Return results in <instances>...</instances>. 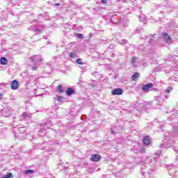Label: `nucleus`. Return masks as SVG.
Wrapping results in <instances>:
<instances>
[{
	"label": "nucleus",
	"instance_id": "f257e3e1",
	"mask_svg": "<svg viewBox=\"0 0 178 178\" xmlns=\"http://www.w3.org/2000/svg\"><path fill=\"white\" fill-rule=\"evenodd\" d=\"M161 38H164L167 42L172 43V38L165 32L161 33Z\"/></svg>",
	"mask_w": 178,
	"mask_h": 178
},
{
	"label": "nucleus",
	"instance_id": "f03ea898",
	"mask_svg": "<svg viewBox=\"0 0 178 178\" xmlns=\"http://www.w3.org/2000/svg\"><path fill=\"white\" fill-rule=\"evenodd\" d=\"M111 94L112 95H122L123 94V89L120 88L113 89L111 91Z\"/></svg>",
	"mask_w": 178,
	"mask_h": 178
},
{
	"label": "nucleus",
	"instance_id": "7ed1b4c3",
	"mask_svg": "<svg viewBox=\"0 0 178 178\" xmlns=\"http://www.w3.org/2000/svg\"><path fill=\"white\" fill-rule=\"evenodd\" d=\"M152 87H154V84L152 83H149L143 86L142 90L148 92H149V88H152Z\"/></svg>",
	"mask_w": 178,
	"mask_h": 178
},
{
	"label": "nucleus",
	"instance_id": "20e7f679",
	"mask_svg": "<svg viewBox=\"0 0 178 178\" xmlns=\"http://www.w3.org/2000/svg\"><path fill=\"white\" fill-rule=\"evenodd\" d=\"M101 155L97 154H92L90 156V161L91 162H99L101 161Z\"/></svg>",
	"mask_w": 178,
	"mask_h": 178
},
{
	"label": "nucleus",
	"instance_id": "39448f33",
	"mask_svg": "<svg viewBox=\"0 0 178 178\" xmlns=\"http://www.w3.org/2000/svg\"><path fill=\"white\" fill-rule=\"evenodd\" d=\"M144 145H149L151 144V139L149 136H145L143 138Z\"/></svg>",
	"mask_w": 178,
	"mask_h": 178
},
{
	"label": "nucleus",
	"instance_id": "423d86ee",
	"mask_svg": "<svg viewBox=\"0 0 178 178\" xmlns=\"http://www.w3.org/2000/svg\"><path fill=\"white\" fill-rule=\"evenodd\" d=\"M11 88L13 90H17L19 88V81L14 80L11 82Z\"/></svg>",
	"mask_w": 178,
	"mask_h": 178
},
{
	"label": "nucleus",
	"instance_id": "0eeeda50",
	"mask_svg": "<svg viewBox=\"0 0 178 178\" xmlns=\"http://www.w3.org/2000/svg\"><path fill=\"white\" fill-rule=\"evenodd\" d=\"M66 94L69 97H70V95H73V94H74V89H73L72 88H68L67 89Z\"/></svg>",
	"mask_w": 178,
	"mask_h": 178
},
{
	"label": "nucleus",
	"instance_id": "6e6552de",
	"mask_svg": "<svg viewBox=\"0 0 178 178\" xmlns=\"http://www.w3.org/2000/svg\"><path fill=\"white\" fill-rule=\"evenodd\" d=\"M138 76H140V74L138 72H134L131 78L132 81H137V79H138Z\"/></svg>",
	"mask_w": 178,
	"mask_h": 178
},
{
	"label": "nucleus",
	"instance_id": "1a4fd4ad",
	"mask_svg": "<svg viewBox=\"0 0 178 178\" xmlns=\"http://www.w3.org/2000/svg\"><path fill=\"white\" fill-rule=\"evenodd\" d=\"M0 63L1 65H8V59H6L5 57H1L0 58Z\"/></svg>",
	"mask_w": 178,
	"mask_h": 178
},
{
	"label": "nucleus",
	"instance_id": "9d476101",
	"mask_svg": "<svg viewBox=\"0 0 178 178\" xmlns=\"http://www.w3.org/2000/svg\"><path fill=\"white\" fill-rule=\"evenodd\" d=\"M57 90L60 92V94L63 93V88L62 87V86H58Z\"/></svg>",
	"mask_w": 178,
	"mask_h": 178
},
{
	"label": "nucleus",
	"instance_id": "9b49d317",
	"mask_svg": "<svg viewBox=\"0 0 178 178\" xmlns=\"http://www.w3.org/2000/svg\"><path fill=\"white\" fill-rule=\"evenodd\" d=\"M34 173V170H27L24 172V175L33 174Z\"/></svg>",
	"mask_w": 178,
	"mask_h": 178
},
{
	"label": "nucleus",
	"instance_id": "f8f14e48",
	"mask_svg": "<svg viewBox=\"0 0 178 178\" xmlns=\"http://www.w3.org/2000/svg\"><path fill=\"white\" fill-rule=\"evenodd\" d=\"M13 176V175L11 172H10V173L6 175H5L4 177H3L2 178H10V177H12Z\"/></svg>",
	"mask_w": 178,
	"mask_h": 178
},
{
	"label": "nucleus",
	"instance_id": "ddd939ff",
	"mask_svg": "<svg viewBox=\"0 0 178 178\" xmlns=\"http://www.w3.org/2000/svg\"><path fill=\"white\" fill-rule=\"evenodd\" d=\"M76 63H78V65H83V60L81 58L76 59Z\"/></svg>",
	"mask_w": 178,
	"mask_h": 178
},
{
	"label": "nucleus",
	"instance_id": "4468645a",
	"mask_svg": "<svg viewBox=\"0 0 178 178\" xmlns=\"http://www.w3.org/2000/svg\"><path fill=\"white\" fill-rule=\"evenodd\" d=\"M136 57H132L131 60V65H136Z\"/></svg>",
	"mask_w": 178,
	"mask_h": 178
},
{
	"label": "nucleus",
	"instance_id": "2eb2a0df",
	"mask_svg": "<svg viewBox=\"0 0 178 178\" xmlns=\"http://www.w3.org/2000/svg\"><path fill=\"white\" fill-rule=\"evenodd\" d=\"M172 90V87H168L166 90H165V92H167L168 94H170V90Z\"/></svg>",
	"mask_w": 178,
	"mask_h": 178
},
{
	"label": "nucleus",
	"instance_id": "dca6fc26",
	"mask_svg": "<svg viewBox=\"0 0 178 178\" xmlns=\"http://www.w3.org/2000/svg\"><path fill=\"white\" fill-rule=\"evenodd\" d=\"M2 98H3V93H0V101H2Z\"/></svg>",
	"mask_w": 178,
	"mask_h": 178
},
{
	"label": "nucleus",
	"instance_id": "f3484780",
	"mask_svg": "<svg viewBox=\"0 0 178 178\" xmlns=\"http://www.w3.org/2000/svg\"><path fill=\"white\" fill-rule=\"evenodd\" d=\"M77 37L78 38H81V37H83V35L81 33H78Z\"/></svg>",
	"mask_w": 178,
	"mask_h": 178
},
{
	"label": "nucleus",
	"instance_id": "a211bd4d",
	"mask_svg": "<svg viewBox=\"0 0 178 178\" xmlns=\"http://www.w3.org/2000/svg\"><path fill=\"white\" fill-rule=\"evenodd\" d=\"M32 70H33L34 72H37V67H32Z\"/></svg>",
	"mask_w": 178,
	"mask_h": 178
},
{
	"label": "nucleus",
	"instance_id": "6ab92c4d",
	"mask_svg": "<svg viewBox=\"0 0 178 178\" xmlns=\"http://www.w3.org/2000/svg\"><path fill=\"white\" fill-rule=\"evenodd\" d=\"M70 58H74V54L73 53L70 54Z\"/></svg>",
	"mask_w": 178,
	"mask_h": 178
},
{
	"label": "nucleus",
	"instance_id": "aec40b11",
	"mask_svg": "<svg viewBox=\"0 0 178 178\" xmlns=\"http://www.w3.org/2000/svg\"><path fill=\"white\" fill-rule=\"evenodd\" d=\"M54 6H60V3H56L54 4Z\"/></svg>",
	"mask_w": 178,
	"mask_h": 178
},
{
	"label": "nucleus",
	"instance_id": "412c9836",
	"mask_svg": "<svg viewBox=\"0 0 178 178\" xmlns=\"http://www.w3.org/2000/svg\"><path fill=\"white\" fill-rule=\"evenodd\" d=\"M107 0H102V3H106Z\"/></svg>",
	"mask_w": 178,
	"mask_h": 178
},
{
	"label": "nucleus",
	"instance_id": "4be33fe9",
	"mask_svg": "<svg viewBox=\"0 0 178 178\" xmlns=\"http://www.w3.org/2000/svg\"><path fill=\"white\" fill-rule=\"evenodd\" d=\"M57 99H58V102L61 101L62 97H58L57 98Z\"/></svg>",
	"mask_w": 178,
	"mask_h": 178
},
{
	"label": "nucleus",
	"instance_id": "5701e85b",
	"mask_svg": "<svg viewBox=\"0 0 178 178\" xmlns=\"http://www.w3.org/2000/svg\"><path fill=\"white\" fill-rule=\"evenodd\" d=\"M111 133H112V134H113V133H115V131H111Z\"/></svg>",
	"mask_w": 178,
	"mask_h": 178
}]
</instances>
